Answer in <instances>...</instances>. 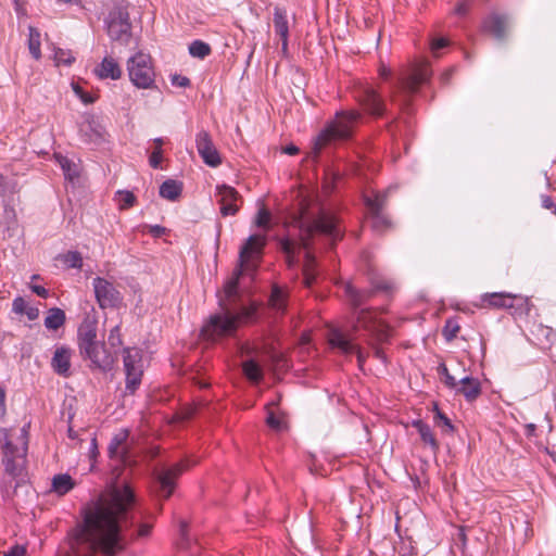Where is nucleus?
Segmentation results:
<instances>
[{
    "instance_id": "59",
    "label": "nucleus",
    "mask_w": 556,
    "mask_h": 556,
    "mask_svg": "<svg viewBox=\"0 0 556 556\" xmlns=\"http://www.w3.org/2000/svg\"><path fill=\"white\" fill-rule=\"evenodd\" d=\"M391 75V70L387 67L384 64H381L379 67V76L383 79H388Z\"/></svg>"
},
{
    "instance_id": "9",
    "label": "nucleus",
    "mask_w": 556,
    "mask_h": 556,
    "mask_svg": "<svg viewBox=\"0 0 556 556\" xmlns=\"http://www.w3.org/2000/svg\"><path fill=\"white\" fill-rule=\"evenodd\" d=\"M431 77V70L428 63L421 62L412 68L409 73L403 74L393 86L391 97L393 100L399 94L408 97L417 92L420 85L426 84Z\"/></svg>"
},
{
    "instance_id": "29",
    "label": "nucleus",
    "mask_w": 556,
    "mask_h": 556,
    "mask_svg": "<svg viewBox=\"0 0 556 556\" xmlns=\"http://www.w3.org/2000/svg\"><path fill=\"white\" fill-rule=\"evenodd\" d=\"M76 485L75 481L67 473H59L52 478L51 491L58 495H65Z\"/></svg>"
},
{
    "instance_id": "23",
    "label": "nucleus",
    "mask_w": 556,
    "mask_h": 556,
    "mask_svg": "<svg viewBox=\"0 0 556 556\" xmlns=\"http://www.w3.org/2000/svg\"><path fill=\"white\" fill-rule=\"evenodd\" d=\"M454 390L463 394L466 401L472 402L481 394V383L477 378L466 376L458 381Z\"/></svg>"
},
{
    "instance_id": "53",
    "label": "nucleus",
    "mask_w": 556,
    "mask_h": 556,
    "mask_svg": "<svg viewBox=\"0 0 556 556\" xmlns=\"http://www.w3.org/2000/svg\"><path fill=\"white\" fill-rule=\"evenodd\" d=\"M151 525L149 523H141L138 528V531H137V538H146L150 534L151 532Z\"/></svg>"
},
{
    "instance_id": "55",
    "label": "nucleus",
    "mask_w": 556,
    "mask_h": 556,
    "mask_svg": "<svg viewBox=\"0 0 556 556\" xmlns=\"http://www.w3.org/2000/svg\"><path fill=\"white\" fill-rule=\"evenodd\" d=\"M24 314L29 320H35L39 316V309L35 306H28Z\"/></svg>"
},
{
    "instance_id": "61",
    "label": "nucleus",
    "mask_w": 556,
    "mask_h": 556,
    "mask_svg": "<svg viewBox=\"0 0 556 556\" xmlns=\"http://www.w3.org/2000/svg\"><path fill=\"white\" fill-rule=\"evenodd\" d=\"M468 8L465 3H459L456 8H455V12L456 14L458 15H464L466 14Z\"/></svg>"
},
{
    "instance_id": "33",
    "label": "nucleus",
    "mask_w": 556,
    "mask_h": 556,
    "mask_svg": "<svg viewBox=\"0 0 556 556\" xmlns=\"http://www.w3.org/2000/svg\"><path fill=\"white\" fill-rule=\"evenodd\" d=\"M28 49L34 59H40V33L33 26L28 28Z\"/></svg>"
},
{
    "instance_id": "35",
    "label": "nucleus",
    "mask_w": 556,
    "mask_h": 556,
    "mask_svg": "<svg viewBox=\"0 0 556 556\" xmlns=\"http://www.w3.org/2000/svg\"><path fill=\"white\" fill-rule=\"evenodd\" d=\"M189 53L193 58L204 59L211 53V47L202 40H194L189 45Z\"/></svg>"
},
{
    "instance_id": "2",
    "label": "nucleus",
    "mask_w": 556,
    "mask_h": 556,
    "mask_svg": "<svg viewBox=\"0 0 556 556\" xmlns=\"http://www.w3.org/2000/svg\"><path fill=\"white\" fill-rule=\"evenodd\" d=\"M285 226L286 233L277 237L278 248L290 269L299 265L300 254L304 253L302 281L306 288H311L317 278L315 255L311 250L313 240L316 236H325L332 245L341 237L337 219L325 212H312L308 204L302 201Z\"/></svg>"
},
{
    "instance_id": "1",
    "label": "nucleus",
    "mask_w": 556,
    "mask_h": 556,
    "mask_svg": "<svg viewBox=\"0 0 556 556\" xmlns=\"http://www.w3.org/2000/svg\"><path fill=\"white\" fill-rule=\"evenodd\" d=\"M135 493L128 484L113 486L85 510L84 523L70 536L67 556H114L123 548L121 530L128 526V518L135 505Z\"/></svg>"
},
{
    "instance_id": "42",
    "label": "nucleus",
    "mask_w": 556,
    "mask_h": 556,
    "mask_svg": "<svg viewBox=\"0 0 556 556\" xmlns=\"http://www.w3.org/2000/svg\"><path fill=\"white\" fill-rule=\"evenodd\" d=\"M108 342L112 348L121 346L123 343L122 334H121V326L116 325L110 331Z\"/></svg>"
},
{
    "instance_id": "13",
    "label": "nucleus",
    "mask_w": 556,
    "mask_h": 556,
    "mask_svg": "<svg viewBox=\"0 0 556 556\" xmlns=\"http://www.w3.org/2000/svg\"><path fill=\"white\" fill-rule=\"evenodd\" d=\"M191 464H189V462L186 460L155 471L153 475L155 482L157 483L159 486V495L165 498L169 497L175 489L176 479Z\"/></svg>"
},
{
    "instance_id": "12",
    "label": "nucleus",
    "mask_w": 556,
    "mask_h": 556,
    "mask_svg": "<svg viewBox=\"0 0 556 556\" xmlns=\"http://www.w3.org/2000/svg\"><path fill=\"white\" fill-rule=\"evenodd\" d=\"M108 35L113 41L129 45L131 41V24L129 14L123 8L113 9L106 20Z\"/></svg>"
},
{
    "instance_id": "7",
    "label": "nucleus",
    "mask_w": 556,
    "mask_h": 556,
    "mask_svg": "<svg viewBox=\"0 0 556 556\" xmlns=\"http://www.w3.org/2000/svg\"><path fill=\"white\" fill-rule=\"evenodd\" d=\"M78 346L84 358L91 362L92 367L102 371L112 369L115 357L106 350L105 344L97 340V325L85 321L78 328Z\"/></svg>"
},
{
    "instance_id": "25",
    "label": "nucleus",
    "mask_w": 556,
    "mask_h": 556,
    "mask_svg": "<svg viewBox=\"0 0 556 556\" xmlns=\"http://www.w3.org/2000/svg\"><path fill=\"white\" fill-rule=\"evenodd\" d=\"M51 365L56 374L65 377L68 376L71 368V350L65 346L58 348L52 357Z\"/></svg>"
},
{
    "instance_id": "43",
    "label": "nucleus",
    "mask_w": 556,
    "mask_h": 556,
    "mask_svg": "<svg viewBox=\"0 0 556 556\" xmlns=\"http://www.w3.org/2000/svg\"><path fill=\"white\" fill-rule=\"evenodd\" d=\"M73 91L75 94L85 103L91 104L96 101V98L90 93L86 92L78 84H72Z\"/></svg>"
},
{
    "instance_id": "51",
    "label": "nucleus",
    "mask_w": 556,
    "mask_h": 556,
    "mask_svg": "<svg viewBox=\"0 0 556 556\" xmlns=\"http://www.w3.org/2000/svg\"><path fill=\"white\" fill-rule=\"evenodd\" d=\"M172 84L178 87H188L190 85V80L186 76L175 75L172 78Z\"/></svg>"
},
{
    "instance_id": "6",
    "label": "nucleus",
    "mask_w": 556,
    "mask_h": 556,
    "mask_svg": "<svg viewBox=\"0 0 556 556\" xmlns=\"http://www.w3.org/2000/svg\"><path fill=\"white\" fill-rule=\"evenodd\" d=\"M267 243L266 235H251L242 244L239 251L238 265L231 278L225 283L227 298L236 296L239 279L244 271L254 270L262 258L264 248Z\"/></svg>"
},
{
    "instance_id": "40",
    "label": "nucleus",
    "mask_w": 556,
    "mask_h": 556,
    "mask_svg": "<svg viewBox=\"0 0 556 556\" xmlns=\"http://www.w3.org/2000/svg\"><path fill=\"white\" fill-rule=\"evenodd\" d=\"M459 331V326L457 321L453 319H447L445 323V326L443 328V334L447 341L453 340L456 338L457 333Z\"/></svg>"
},
{
    "instance_id": "38",
    "label": "nucleus",
    "mask_w": 556,
    "mask_h": 556,
    "mask_svg": "<svg viewBox=\"0 0 556 556\" xmlns=\"http://www.w3.org/2000/svg\"><path fill=\"white\" fill-rule=\"evenodd\" d=\"M270 218H271L270 212L267 208L262 207L258 210V213L256 215L255 225L260 228L268 230Z\"/></svg>"
},
{
    "instance_id": "14",
    "label": "nucleus",
    "mask_w": 556,
    "mask_h": 556,
    "mask_svg": "<svg viewBox=\"0 0 556 556\" xmlns=\"http://www.w3.org/2000/svg\"><path fill=\"white\" fill-rule=\"evenodd\" d=\"M328 342L333 350H338L344 355L356 354L358 366L362 368L365 356L358 345L353 343L352 339L339 328H330L328 331Z\"/></svg>"
},
{
    "instance_id": "17",
    "label": "nucleus",
    "mask_w": 556,
    "mask_h": 556,
    "mask_svg": "<svg viewBox=\"0 0 556 556\" xmlns=\"http://www.w3.org/2000/svg\"><path fill=\"white\" fill-rule=\"evenodd\" d=\"M386 192H376L372 197H365V204L371 214V225L374 229L378 231L382 230L389 224L387 217L381 213L386 202Z\"/></svg>"
},
{
    "instance_id": "58",
    "label": "nucleus",
    "mask_w": 556,
    "mask_h": 556,
    "mask_svg": "<svg viewBox=\"0 0 556 556\" xmlns=\"http://www.w3.org/2000/svg\"><path fill=\"white\" fill-rule=\"evenodd\" d=\"M180 536H181V547H185L187 544V523L185 521L180 522Z\"/></svg>"
},
{
    "instance_id": "37",
    "label": "nucleus",
    "mask_w": 556,
    "mask_h": 556,
    "mask_svg": "<svg viewBox=\"0 0 556 556\" xmlns=\"http://www.w3.org/2000/svg\"><path fill=\"white\" fill-rule=\"evenodd\" d=\"M118 205L122 210L128 208L135 203V195L130 191L119 190L116 192Z\"/></svg>"
},
{
    "instance_id": "49",
    "label": "nucleus",
    "mask_w": 556,
    "mask_h": 556,
    "mask_svg": "<svg viewBox=\"0 0 556 556\" xmlns=\"http://www.w3.org/2000/svg\"><path fill=\"white\" fill-rule=\"evenodd\" d=\"M26 548L22 545H14L4 553V556H25Z\"/></svg>"
},
{
    "instance_id": "63",
    "label": "nucleus",
    "mask_w": 556,
    "mask_h": 556,
    "mask_svg": "<svg viewBox=\"0 0 556 556\" xmlns=\"http://www.w3.org/2000/svg\"><path fill=\"white\" fill-rule=\"evenodd\" d=\"M535 430H536V427H535V425H534V424H528V425L526 426V434H527L528 437H532V435H534Z\"/></svg>"
},
{
    "instance_id": "18",
    "label": "nucleus",
    "mask_w": 556,
    "mask_h": 556,
    "mask_svg": "<svg viewBox=\"0 0 556 556\" xmlns=\"http://www.w3.org/2000/svg\"><path fill=\"white\" fill-rule=\"evenodd\" d=\"M484 306L493 308H510L514 306V301H519L520 305H528V299L521 295L508 292H493L485 293L481 296Z\"/></svg>"
},
{
    "instance_id": "57",
    "label": "nucleus",
    "mask_w": 556,
    "mask_h": 556,
    "mask_svg": "<svg viewBox=\"0 0 556 556\" xmlns=\"http://www.w3.org/2000/svg\"><path fill=\"white\" fill-rule=\"evenodd\" d=\"M33 292H35L38 296L46 299L49 295L48 290L42 286H33Z\"/></svg>"
},
{
    "instance_id": "15",
    "label": "nucleus",
    "mask_w": 556,
    "mask_h": 556,
    "mask_svg": "<svg viewBox=\"0 0 556 556\" xmlns=\"http://www.w3.org/2000/svg\"><path fill=\"white\" fill-rule=\"evenodd\" d=\"M96 299L101 308L115 307L122 298L114 285L104 278L97 277L92 281Z\"/></svg>"
},
{
    "instance_id": "10",
    "label": "nucleus",
    "mask_w": 556,
    "mask_h": 556,
    "mask_svg": "<svg viewBox=\"0 0 556 556\" xmlns=\"http://www.w3.org/2000/svg\"><path fill=\"white\" fill-rule=\"evenodd\" d=\"M127 71L131 83L142 89L150 88L154 83V71L151 58L141 51L130 56L127 61Z\"/></svg>"
},
{
    "instance_id": "22",
    "label": "nucleus",
    "mask_w": 556,
    "mask_h": 556,
    "mask_svg": "<svg viewBox=\"0 0 556 556\" xmlns=\"http://www.w3.org/2000/svg\"><path fill=\"white\" fill-rule=\"evenodd\" d=\"M94 74L100 79H119L122 76V68L117 61L111 56H105L101 63L94 68Z\"/></svg>"
},
{
    "instance_id": "19",
    "label": "nucleus",
    "mask_w": 556,
    "mask_h": 556,
    "mask_svg": "<svg viewBox=\"0 0 556 556\" xmlns=\"http://www.w3.org/2000/svg\"><path fill=\"white\" fill-rule=\"evenodd\" d=\"M217 195L219 197L220 213L223 216L237 214L239 205L237 202L241 199L238 191L227 185L217 186Z\"/></svg>"
},
{
    "instance_id": "34",
    "label": "nucleus",
    "mask_w": 556,
    "mask_h": 556,
    "mask_svg": "<svg viewBox=\"0 0 556 556\" xmlns=\"http://www.w3.org/2000/svg\"><path fill=\"white\" fill-rule=\"evenodd\" d=\"M243 372L248 379L254 382H258L263 377L261 366L253 359H249L243 363Z\"/></svg>"
},
{
    "instance_id": "39",
    "label": "nucleus",
    "mask_w": 556,
    "mask_h": 556,
    "mask_svg": "<svg viewBox=\"0 0 556 556\" xmlns=\"http://www.w3.org/2000/svg\"><path fill=\"white\" fill-rule=\"evenodd\" d=\"M438 371L439 374L442 376L443 378V382L444 384L454 390V388H457L458 386V381L455 379L454 376H452L450 372H448V369L447 367L445 366V364H440V366L438 367Z\"/></svg>"
},
{
    "instance_id": "11",
    "label": "nucleus",
    "mask_w": 556,
    "mask_h": 556,
    "mask_svg": "<svg viewBox=\"0 0 556 556\" xmlns=\"http://www.w3.org/2000/svg\"><path fill=\"white\" fill-rule=\"evenodd\" d=\"M123 364L126 375V390L134 393L141 384L143 375L142 351L138 348L123 350Z\"/></svg>"
},
{
    "instance_id": "52",
    "label": "nucleus",
    "mask_w": 556,
    "mask_h": 556,
    "mask_svg": "<svg viewBox=\"0 0 556 556\" xmlns=\"http://www.w3.org/2000/svg\"><path fill=\"white\" fill-rule=\"evenodd\" d=\"M5 396V389L0 386V419H2L7 413Z\"/></svg>"
},
{
    "instance_id": "41",
    "label": "nucleus",
    "mask_w": 556,
    "mask_h": 556,
    "mask_svg": "<svg viewBox=\"0 0 556 556\" xmlns=\"http://www.w3.org/2000/svg\"><path fill=\"white\" fill-rule=\"evenodd\" d=\"M54 60L58 65H60V64L71 65L74 62L75 58L73 56L71 51L58 49L54 52Z\"/></svg>"
},
{
    "instance_id": "45",
    "label": "nucleus",
    "mask_w": 556,
    "mask_h": 556,
    "mask_svg": "<svg viewBox=\"0 0 556 556\" xmlns=\"http://www.w3.org/2000/svg\"><path fill=\"white\" fill-rule=\"evenodd\" d=\"M434 419L437 426L444 428L446 431H453V425L451 420L440 410H437Z\"/></svg>"
},
{
    "instance_id": "4",
    "label": "nucleus",
    "mask_w": 556,
    "mask_h": 556,
    "mask_svg": "<svg viewBox=\"0 0 556 556\" xmlns=\"http://www.w3.org/2000/svg\"><path fill=\"white\" fill-rule=\"evenodd\" d=\"M224 294H226L224 292ZM225 300H219L220 312L208 317L202 327V336L206 340L216 341L225 337L233 336L237 331L240 320H249L254 315V308L242 307L240 312L229 303L230 299L225 295Z\"/></svg>"
},
{
    "instance_id": "46",
    "label": "nucleus",
    "mask_w": 556,
    "mask_h": 556,
    "mask_svg": "<svg viewBox=\"0 0 556 556\" xmlns=\"http://www.w3.org/2000/svg\"><path fill=\"white\" fill-rule=\"evenodd\" d=\"M162 149L160 147H155V149L152 151L150 157H149V164L153 168H159L162 162Z\"/></svg>"
},
{
    "instance_id": "48",
    "label": "nucleus",
    "mask_w": 556,
    "mask_h": 556,
    "mask_svg": "<svg viewBox=\"0 0 556 556\" xmlns=\"http://www.w3.org/2000/svg\"><path fill=\"white\" fill-rule=\"evenodd\" d=\"M267 425L275 430H281L282 429V421L275 416L274 413H269L266 418Z\"/></svg>"
},
{
    "instance_id": "64",
    "label": "nucleus",
    "mask_w": 556,
    "mask_h": 556,
    "mask_svg": "<svg viewBox=\"0 0 556 556\" xmlns=\"http://www.w3.org/2000/svg\"><path fill=\"white\" fill-rule=\"evenodd\" d=\"M288 41L289 37H285V39H281V52L283 55H287L289 52Z\"/></svg>"
},
{
    "instance_id": "8",
    "label": "nucleus",
    "mask_w": 556,
    "mask_h": 556,
    "mask_svg": "<svg viewBox=\"0 0 556 556\" xmlns=\"http://www.w3.org/2000/svg\"><path fill=\"white\" fill-rule=\"evenodd\" d=\"M29 425H25L20 430V434L13 439L8 429H1V448L3 453L2 463L7 475L15 479L24 468L26 453L28 448Z\"/></svg>"
},
{
    "instance_id": "3",
    "label": "nucleus",
    "mask_w": 556,
    "mask_h": 556,
    "mask_svg": "<svg viewBox=\"0 0 556 556\" xmlns=\"http://www.w3.org/2000/svg\"><path fill=\"white\" fill-rule=\"evenodd\" d=\"M372 285L371 290H358L351 283L344 286V293L350 304L355 309L356 324L354 330L363 328L374 336L378 341H386L389 338L388 325L378 318L377 313L371 309H359L357 308L363 305L369 298H371L375 291L391 292L394 289V282L389 279L379 278L376 276L370 277Z\"/></svg>"
},
{
    "instance_id": "24",
    "label": "nucleus",
    "mask_w": 556,
    "mask_h": 556,
    "mask_svg": "<svg viewBox=\"0 0 556 556\" xmlns=\"http://www.w3.org/2000/svg\"><path fill=\"white\" fill-rule=\"evenodd\" d=\"M507 27L508 23L505 15L492 14L483 22L484 30L498 40L505 37Z\"/></svg>"
},
{
    "instance_id": "56",
    "label": "nucleus",
    "mask_w": 556,
    "mask_h": 556,
    "mask_svg": "<svg viewBox=\"0 0 556 556\" xmlns=\"http://www.w3.org/2000/svg\"><path fill=\"white\" fill-rule=\"evenodd\" d=\"M542 206L547 210H554V212L556 214V206L551 197H548V195L542 197Z\"/></svg>"
},
{
    "instance_id": "26",
    "label": "nucleus",
    "mask_w": 556,
    "mask_h": 556,
    "mask_svg": "<svg viewBox=\"0 0 556 556\" xmlns=\"http://www.w3.org/2000/svg\"><path fill=\"white\" fill-rule=\"evenodd\" d=\"M128 435L129 432L127 429H121L116 434H114L109 444V455L111 458H119L124 462L126 460V452L123 445L126 443Z\"/></svg>"
},
{
    "instance_id": "62",
    "label": "nucleus",
    "mask_w": 556,
    "mask_h": 556,
    "mask_svg": "<svg viewBox=\"0 0 556 556\" xmlns=\"http://www.w3.org/2000/svg\"><path fill=\"white\" fill-rule=\"evenodd\" d=\"M90 454L92 457H94L98 454V445L96 438H93L90 442Z\"/></svg>"
},
{
    "instance_id": "47",
    "label": "nucleus",
    "mask_w": 556,
    "mask_h": 556,
    "mask_svg": "<svg viewBox=\"0 0 556 556\" xmlns=\"http://www.w3.org/2000/svg\"><path fill=\"white\" fill-rule=\"evenodd\" d=\"M28 305L22 296H17L13 300L12 309L16 314H24Z\"/></svg>"
},
{
    "instance_id": "50",
    "label": "nucleus",
    "mask_w": 556,
    "mask_h": 556,
    "mask_svg": "<svg viewBox=\"0 0 556 556\" xmlns=\"http://www.w3.org/2000/svg\"><path fill=\"white\" fill-rule=\"evenodd\" d=\"M448 45L445 38H434L431 41V50L433 53H437L438 50L445 48Z\"/></svg>"
},
{
    "instance_id": "30",
    "label": "nucleus",
    "mask_w": 556,
    "mask_h": 556,
    "mask_svg": "<svg viewBox=\"0 0 556 556\" xmlns=\"http://www.w3.org/2000/svg\"><path fill=\"white\" fill-rule=\"evenodd\" d=\"M413 426L417 429L421 441L428 444L431 451L435 453L439 450V443L429 425L425 424L422 420H415Z\"/></svg>"
},
{
    "instance_id": "54",
    "label": "nucleus",
    "mask_w": 556,
    "mask_h": 556,
    "mask_svg": "<svg viewBox=\"0 0 556 556\" xmlns=\"http://www.w3.org/2000/svg\"><path fill=\"white\" fill-rule=\"evenodd\" d=\"M166 229L160 225L149 226V232L154 237H161L165 233Z\"/></svg>"
},
{
    "instance_id": "16",
    "label": "nucleus",
    "mask_w": 556,
    "mask_h": 556,
    "mask_svg": "<svg viewBox=\"0 0 556 556\" xmlns=\"http://www.w3.org/2000/svg\"><path fill=\"white\" fill-rule=\"evenodd\" d=\"M195 144L198 153L206 165L216 167L222 163L220 155L213 143L211 135L206 130L198 132Z\"/></svg>"
},
{
    "instance_id": "31",
    "label": "nucleus",
    "mask_w": 556,
    "mask_h": 556,
    "mask_svg": "<svg viewBox=\"0 0 556 556\" xmlns=\"http://www.w3.org/2000/svg\"><path fill=\"white\" fill-rule=\"evenodd\" d=\"M182 185L174 179L165 180L160 187V195L168 201H176L180 197Z\"/></svg>"
},
{
    "instance_id": "5",
    "label": "nucleus",
    "mask_w": 556,
    "mask_h": 556,
    "mask_svg": "<svg viewBox=\"0 0 556 556\" xmlns=\"http://www.w3.org/2000/svg\"><path fill=\"white\" fill-rule=\"evenodd\" d=\"M361 114L357 111L337 112L332 121L314 139L311 155L317 159L321 151L336 141L348 140L358 125Z\"/></svg>"
},
{
    "instance_id": "60",
    "label": "nucleus",
    "mask_w": 556,
    "mask_h": 556,
    "mask_svg": "<svg viewBox=\"0 0 556 556\" xmlns=\"http://www.w3.org/2000/svg\"><path fill=\"white\" fill-rule=\"evenodd\" d=\"M283 152L289 155H295L299 153V148L295 147L294 144H289L283 149Z\"/></svg>"
},
{
    "instance_id": "20",
    "label": "nucleus",
    "mask_w": 556,
    "mask_h": 556,
    "mask_svg": "<svg viewBox=\"0 0 556 556\" xmlns=\"http://www.w3.org/2000/svg\"><path fill=\"white\" fill-rule=\"evenodd\" d=\"M362 105L375 116H381L386 110L384 102L378 91L370 86L364 87L359 94Z\"/></svg>"
},
{
    "instance_id": "27",
    "label": "nucleus",
    "mask_w": 556,
    "mask_h": 556,
    "mask_svg": "<svg viewBox=\"0 0 556 556\" xmlns=\"http://www.w3.org/2000/svg\"><path fill=\"white\" fill-rule=\"evenodd\" d=\"M273 24L275 33L280 37V39H285V37H289V21L287 10L280 7H275Z\"/></svg>"
},
{
    "instance_id": "36",
    "label": "nucleus",
    "mask_w": 556,
    "mask_h": 556,
    "mask_svg": "<svg viewBox=\"0 0 556 556\" xmlns=\"http://www.w3.org/2000/svg\"><path fill=\"white\" fill-rule=\"evenodd\" d=\"M286 292L281 288L274 287L269 299L271 307L278 312H283L286 309Z\"/></svg>"
},
{
    "instance_id": "28",
    "label": "nucleus",
    "mask_w": 556,
    "mask_h": 556,
    "mask_svg": "<svg viewBox=\"0 0 556 556\" xmlns=\"http://www.w3.org/2000/svg\"><path fill=\"white\" fill-rule=\"evenodd\" d=\"M54 159L61 167V169L63 170L65 179L74 181L76 178H78L80 168L76 162L70 160L67 156H64L60 153H55Z\"/></svg>"
},
{
    "instance_id": "21",
    "label": "nucleus",
    "mask_w": 556,
    "mask_h": 556,
    "mask_svg": "<svg viewBox=\"0 0 556 556\" xmlns=\"http://www.w3.org/2000/svg\"><path fill=\"white\" fill-rule=\"evenodd\" d=\"M79 136L83 142L100 144L104 141V128L93 118H88L80 124Z\"/></svg>"
},
{
    "instance_id": "44",
    "label": "nucleus",
    "mask_w": 556,
    "mask_h": 556,
    "mask_svg": "<svg viewBox=\"0 0 556 556\" xmlns=\"http://www.w3.org/2000/svg\"><path fill=\"white\" fill-rule=\"evenodd\" d=\"M65 263L71 268H80L83 266V257L78 252H68L65 255Z\"/></svg>"
},
{
    "instance_id": "32",
    "label": "nucleus",
    "mask_w": 556,
    "mask_h": 556,
    "mask_svg": "<svg viewBox=\"0 0 556 556\" xmlns=\"http://www.w3.org/2000/svg\"><path fill=\"white\" fill-rule=\"evenodd\" d=\"M65 318V313L61 308H50L45 318V327L49 330H58L64 325Z\"/></svg>"
}]
</instances>
